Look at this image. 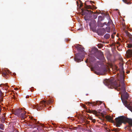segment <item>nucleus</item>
<instances>
[{
	"label": "nucleus",
	"instance_id": "4",
	"mask_svg": "<svg viewBox=\"0 0 132 132\" xmlns=\"http://www.w3.org/2000/svg\"><path fill=\"white\" fill-rule=\"evenodd\" d=\"M85 9H82L81 10L82 15H85L86 16L87 15H88V14H89V17L91 16L94 19H95L97 18V16L96 14H91L90 15V14L92 13H93V12L91 11H89L87 10L88 9H92L91 6L87 5L85 4Z\"/></svg>",
	"mask_w": 132,
	"mask_h": 132
},
{
	"label": "nucleus",
	"instance_id": "12",
	"mask_svg": "<svg viewBox=\"0 0 132 132\" xmlns=\"http://www.w3.org/2000/svg\"><path fill=\"white\" fill-rule=\"evenodd\" d=\"M86 104H88V105H92L93 106L94 105H97V101L96 102H87L86 103Z\"/></svg>",
	"mask_w": 132,
	"mask_h": 132
},
{
	"label": "nucleus",
	"instance_id": "22",
	"mask_svg": "<svg viewBox=\"0 0 132 132\" xmlns=\"http://www.w3.org/2000/svg\"><path fill=\"white\" fill-rule=\"evenodd\" d=\"M92 113L93 114L96 115L97 113V111L95 110H92Z\"/></svg>",
	"mask_w": 132,
	"mask_h": 132
},
{
	"label": "nucleus",
	"instance_id": "46",
	"mask_svg": "<svg viewBox=\"0 0 132 132\" xmlns=\"http://www.w3.org/2000/svg\"><path fill=\"white\" fill-rule=\"evenodd\" d=\"M86 62H87V61H86Z\"/></svg>",
	"mask_w": 132,
	"mask_h": 132
},
{
	"label": "nucleus",
	"instance_id": "21",
	"mask_svg": "<svg viewBox=\"0 0 132 132\" xmlns=\"http://www.w3.org/2000/svg\"><path fill=\"white\" fill-rule=\"evenodd\" d=\"M2 86H5L6 87L5 88V89H7L8 86H7V84H2L0 85L1 87H2Z\"/></svg>",
	"mask_w": 132,
	"mask_h": 132
},
{
	"label": "nucleus",
	"instance_id": "26",
	"mask_svg": "<svg viewBox=\"0 0 132 132\" xmlns=\"http://www.w3.org/2000/svg\"><path fill=\"white\" fill-rule=\"evenodd\" d=\"M99 25L101 27H103L104 25H105V24H104V23H101L99 24Z\"/></svg>",
	"mask_w": 132,
	"mask_h": 132
},
{
	"label": "nucleus",
	"instance_id": "24",
	"mask_svg": "<svg viewBox=\"0 0 132 132\" xmlns=\"http://www.w3.org/2000/svg\"><path fill=\"white\" fill-rule=\"evenodd\" d=\"M127 47L128 48H131L132 47V44H127Z\"/></svg>",
	"mask_w": 132,
	"mask_h": 132
},
{
	"label": "nucleus",
	"instance_id": "36",
	"mask_svg": "<svg viewBox=\"0 0 132 132\" xmlns=\"http://www.w3.org/2000/svg\"><path fill=\"white\" fill-rule=\"evenodd\" d=\"M89 119L90 120H92L93 119V118L92 117H90L89 118Z\"/></svg>",
	"mask_w": 132,
	"mask_h": 132
},
{
	"label": "nucleus",
	"instance_id": "33",
	"mask_svg": "<svg viewBox=\"0 0 132 132\" xmlns=\"http://www.w3.org/2000/svg\"><path fill=\"white\" fill-rule=\"evenodd\" d=\"M101 115L102 116V117H104V114L103 113H101Z\"/></svg>",
	"mask_w": 132,
	"mask_h": 132
},
{
	"label": "nucleus",
	"instance_id": "11",
	"mask_svg": "<svg viewBox=\"0 0 132 132\" xmlns=\"http://www.w3.org/2000/svg\"><path fill=\"white\" fill-rule=\"evenodd\" d=\"M105 118L108 121L113 123H114V121L113 119V118L111 116L107 115L105 116Z\"/></svg>",
	"mask_w": 132,
	"mask_h": 132
},
{
	"label": "nucleus",
	"instance_id": "45",
	"mask_svg": "<svg viewBox=\"0 0 132 132\" xmlns=\"http://www.w3.org/2000/svg\"><path fill=\"white\" fill-rule=\"evenodd\" d=\"M113 26H114V24H113Z\"/></svg>",
	"mask_w": 132,
	"mask_h": 132
},
{
	"label": "nucleus",
	"instance_id": "28",
	"mask_svg": "<svg viewBox=\"0 0 132 132\" xmlns=\"http://www.w3.org/2000/svg\"><path fill=\"white\" fill-rule=\"evenodd\" d=\"M97 105H100L102 103V102H101V101H97Z\"/></svg>",
	"mask_w": 132,
	"mask_h": 132
},
{
	"label": "nucleus",
	"instance_id": "38",
	"mask_svg": "<svg viewBox=\"0 0 132 132\" xmlns=\"http://www.w3.org/2000/svg\"><path fill=\"white\" fill-rule=\"evenodd\" d=\"M127 2V1L126 0L125 1V2L126 3Z\"/></svg>",
	"mask_w": 132,
	"mask_h": 132
},
{
	"label": "nucleus",
	"instance_id": "3",
	"mask_svg": "<svg viewBox=\"0 0 132 132\" xmlns=\"http://www.w3.org/2000/svg\"><path fill=\"white\" fill-rule=\"evenodd\" d=\"M75 47L78 51L79 52H81L82 54V55L79 54L76 56L74 58V60L75 61L79 62L82 61V60L83 59V56L84 55V48L80 45H77Z\"/></svg>",
	"mask_w": 132,
	"mask_h": 132
},
{
	"label": "nucleus",
	"instance_id": "20",
	"mask_svg": "<svg viewBox=\"0 0 132 132\" xmlns=\"http://www.w3.org/2000/svg\"><path fill=\"white\" fill-rule=\"evenodd\" d=\"M106 31L108 32H110V28L109 26L106 27Z\"/></svg>",
	"mask_w": 132,
	"mask_h": 132
},
{
	"label": "nucleus",
	"instance_id": "37",
	"mask_svg": "<svg viewBox=\"0 0 132 132\" xmlns=\"http://www.w3.org/2000/svg\"><path fill=\"white\" fill-rule=\"evenodd\" d=\"M89 123V121H88L87 122V124H88Z\"/></svg>",
	"mask_w": 132,
	"mask_h": 132
},
{
	"label": "nucleus",
	"instance_id": "27",
	"mask_svg": "<svg viewBox=\"0 0 132 132\" xmlns=\"http://www.w3.org/2000/svg\"><path fill=\"white\" fill-rule=\"evenodd\" d=\"M126 34V35H127L128 36V37L129 36V34H130L129 33V32L127 31H126L125 32Z\"/></svg>",
	"mask_w": 132,
	"mask_h": 132
},
{
	"label": "nucleus",
	"instance_id": "18",
	"mask_svg": "<svg viewBox=\"0 0 132 132\" xmlns=\"http://www.w3.org/2000/svg\"><path fill=\"white\" fill-rule=\"evenodd\" d=\"M104 38L106 39H108L110 37V35L108 34H106L104 36Z\"/></svg>",
	"mask_w": 132,
	"mask_h": 132
},
{
	"label": "nucleus",
	"instance_id": "32",
	"mask_svg": "<svg viewBox=\"0 0 132 132\" xmlns=\"http://www.w3.org/2000/svg\"><path fill=\"white\" fill-rule=\"evenodd\" d=\"M3 101V98L1 97V98H0V102H2V101Z\"/></svg>",
	"mask_w": 132,
	"mask_h": 132
},
{
	"label": "nucleus",
	"instance_id": "19",
	"mask_svg": "<svg viewBox=\"0 0 132 132\" xmlns=\"http://www.w3.org/2000/svg\"><path fill=\"white\" fill-rule=\"evenodd\" d=\"M103 20V17L101 16H100L98 17V20L99 21H101Z\"/></svg>",
	"mask_w": 132,
	"mask_h": 132
},
{
	"label": "nucleus",
	"instance_id": "9",
	"mask_svg": "<svg viewBox=\"0 0 132 132\" xmlns=\"http://www.w3.org/2000/svg\"><path fill=\"white\" fill-rule=\"evenodd\" d=\"M89 59L90 62L91 64H92V63H94L95 64H96H96H100V62H99L96 61V59L94 57L92 56L90 57L89 58Z\"/></svg>",
	"mask_w": 132,
	"mask_h": 132
},
{
	"label": "nucleus",
	"instance_id": "2",
	"mask_svg": "<svg viewBox=\"0 0 132 132\" xmlns=\"http://www.w3.org/2000/svg\"><path fill=\"white\" fill-rule=\"evenodd\" d=\"M116 125L117 127H120V125H121L122 123L125 124L126 122H128L129 124L128 126L130 127H132V119L126 118L125 116H121L118 118H116L115 119Z\"/></svg>",
	"mask_w": 132,
	"mask_h": 132
},
{
	"label": "nucleus",
	"instance_id": "35",
	"mask_svg": "<svg viewBox=\"0 0 132 132\" xmlns=\"http://www.w3.org/2000/svg\"><path fill=\"white\" fill-rule=\"evenodd\" d=\"M115 128H114L113 129H112V131H115Z\"/></svg>",
	"mask_w": 132,
	"mask_h": 132
},
{
	"label": "nucleus",
	"instance_id": "10",
	"mask_svg": "<svg viewBox=\"0 0 132 132\" xmlns=\"http://www.w3.org/2000/svg\"><path fill=\"white\" fill-rule=\"evenodd\" d=\"M96 22L94 20H93L89 24V26L90 29H91L93 31L95 30L96 28Z\"/></svg>",
	"mask_w": 132,
	"mask_h": 132
},
{
	"label": "nucleus",
	"instance_id": "14",
	"mask_svg": "<svg viewBox=\"0 0 132 132\" xmlns=\"http://www.w3.org/2000/svg\"><path fill=\"white\" fill-rule=\"evenodd\" d=\"M9 72L7 71H3L2 73V75L5 78H7Z\"/></svg>",
	"mask_w": 132,
	"mask_h": 132
},
{
	"label": "nucleus",
	"instance_id": "30",
	"mask_svg": "<svg viewBox=\"0 0 132 132\" xmlns=\"http://www.w3.org/2000/svg\"><path fill=\"white\" fill-rule=\"evenodd\" d=\"M92 110H90V109H89L88 110V112L89 113H92Z\"/></svg>",
	"mask_w": 132,
	"mask_h": 132
},
{
	"label": "nucleus",
	"instance_id": "16",
	"mask_svg": "<svg viewBox=\"0 0 132 132\" xmlns=\"http://www.w3.org/2000/svg\"><path fill=\"white\" fill-rule=\"evenodd\" d=\"M127 52L129 56H132V49L128 50L127 51Z\"/></svg>",
	"mask_w": 132,
	"mask_h": 132
},
{
	"label": "nucleus",
	"instance_id": "29",
	"mask_svg": "<svg viewBox=\"0 0 132 132\" xmlns=\"http://www.w3.org/2000/svg\"><path fill=\"white\" fill-rule=\"evenodd\" d=\"M119 131V129L118 128H116L115 129V132H118Z\"/></svg>",
	"mask_w": 132,
	"mask_h": 132
},
{
	"label": "nucleus",
	"instance_id": "5",
	"mask_svg": "<svg viewBox=\"0 0 132 132\" xmlns=\"http://www.w3.org/2000/svg\"><path fill=\"white\" fill-rule=\"evenodd\" d=\"M53 102V100L52 99L47 100L46 101L43 100L40 102L39 105H34L33 106V109H36L37 110L42 109V108L46 106L45 104L48 105L52 103Z\"/></svg>",
	"mask_w": 132,
	"mask_h": 132
},
{
	"label": "nucleus",
	"instance_id": "1",
	"mask_svg": "<svg viewBox=\"0 0 132 132\" xmlns=\"http://www.w3.org/2000/svg\"><path fill=\"white\" fill-rule=\"evenodd\" d=\"M123 64H121L120 65L119 71L122 76L119 79H118L119 82L114 81L111 79L107 80L104 82V84L108 87L109 88L111 89L113 88L117 89L118 91H120L122 94L124 96L126 99H127L129 95L127 92H126V85L124 82V71L123 66Z\"/></svg>",
	"mask_w": 132,
	"mask_h": 132
},
{
	"label": "nucleus",
	"instance_id": "15",
	"mask_svg": "<svg viewBox=\"0 0 132 132\" xmlns=\"http://www.w3.org/2000/svg\"><path fill=\"white\" fill-rule=\"evenodd\" d=\"M101 71L103 72H100V74L102 75H104L105 73L107 71V70L106 68H103L101 69Z\"/></svg>",
	"mask_w": 132,
	"mask_h": 132
},
{
	"label": "nucleus",
	"instance_id": "40",
	"mask_svg": "<svg viewBox=\"0 0 132 132\" xmlns=\"http://www.w3.org/2000/svg\"><path fill=\"white\" fill-rule=\"evenodd\" d=\"M0 132H4L3 131H1Z\"/></svg>",
	"mask_w": 132,
	"mask_h": 132
},
{
	"label": "nucleus",
	"instance_id": "13",
	"mask_svg": "<svg viewBox=\"0 0 132 132\" xmlns=\"http://www.w3.org/2000/svg\"><path fill=\"white\" fill-rule=\"evenodd\" d=\"M109 20L108 23H107L106 22L104 23V24H105V25L108 26H109L111 24L113 23L112 21L110 18H109Z\"/></svg>",
	"mask_w": 132,
	"mask_h": 132
},
{
	"label": "nucleus",
	"instance_id": "47",
	"mask_svg": "<svg viewBox=\"0 0 132 132\" xmlns=\"http://www.w3.org/2000/svg\"><path fill=\"white\" fill-rule=\"evenodd\" d=\"M111 36L112 37V35H111Z\"/></svg>",
	"mask_w": 132,
	"mask_h": 132
},
{
	"label": "nucleus",
	"instance_id": "17",
	"mask_svg": "<svg viewBox=\"0 0 132 132\" xmlns=\"http://www.w3.org/2000/svg\"><path fill=\"white\" fill-rule=\"evenodd\" d=\"M101 32L100 31H98V34L102 36L105 33V31L104 29H102L101 30Z\"/></svg>",
	"mask_w": 132,
	"mask_h": 132
},
{
	"label": "nucleus",
	"instance_id": "7",
	"mask_svg": "<svg viewBox=\"0 0 132 132\" xmlns=\"http://www.w3.org/2000/svg\"><path fill=\"white\" fill-rule=\"evenodd\" d=\"M14 114L24 119L26 117V111L22 109H17L14 111Z\"/></svg>",
	"mask_w": 132,
	"mask_h": 132
},
{
	"label": "nucleus",
	"instance_id": "39",
	"mask_svg": "<svg viewBox=\"0 0 132 132\" xmlns=\"http://www.w3.org/2000/svg\"><path fill=\"white\" fill-rule=\"evenodd\" d=\"M77 2V4H78V2Z\"/></svg>",
	"mask_w": 132,
	"mask_h": 132
},
{
	"label": "nucleus",
	"instance_id": "34",
	"mask_svg": "<svg viewBox=\"0 0 132 132\" xmlns=\"http://www.w3.org/2000/svg\"><path fill=\"white\" fill-rule=\"evenodd\" d=\"M95 119H94L92 120V121L94 123H95Z\"/></svg>",
	"mask_w": 132,
	"mask_h": 132
},
{
	"label": "nucleus",
	"instance_id": "31",
	"mask_svg": "<svg viewBox=\"0 0 132 132\" xmlns=\"http://www.w3.org/2000/svg\"><path fill=\"white\" fill-rule=\"evenodd\" d=\"M100 46V45H99V44L97 46L98 48H101V47H102V45L101 44L100 45V46Z\"/></svg>",
	"mask_w": 132,
	"mask_h": 132
},
{
	"label": "nucleus",
	"instance_id": "43",
	"mask_svg": "<svg viewBox=\"0 0 132 132\" xmlns=\"http://www.w3.org/2000/svg\"><path fill=\"white\" fill-rule=\"evenodd\" d=\"M26 98H28V97L27 96H26Z\"/></svg>",
	"mask_w": 132,
	"mask_h": 132
},
{
	"label": "nucleus",
	"instance_id": "42",
	"mask_svg": "<svg viewBox=\"0 0 132 132\" xmlns=\"http://www.w3.org/2000/svg\"><path fill=\"white\" fill-rule=\"evenodd\" d=\"M82 6V5H80V7H81V6Z\"/></svg>",
	"mask_w": 132,
	"mask_h": 132
},
{
	"label": "nucleus",
	"instance_id": "41",
	"mask_svg": "<svg viewBox=\"0 0 132 132\" xmlns=\"http://www.w3.org/2000/svg\"><path fill=\"white\" fill-rule=\"evenodd\" d=\"M69 129H72L71 128H69Z\"/></svg>",
	"mask_w": 132,
	"mask_h": 132
},
{
	"label": "nucleus",
	"instance_id": "8",
	"mask_svg": "<svg viewBox=\"0 0 132 132\" xmlns=\"http://www.w3.org/2000/svg\"><path fill=\"white\" fill-rule=\"evenodd\" d=\"M98 50L97 48H95L92 50V51H95V53L96 54H98L99 56H97L96 57L99 60H103L104 58L103 54L101 53H98L97 52Z\"/></svg>",
	"mask_w": 132,
	"mask_h": 132
},
{
	"label": "nucleus",
	"instance_id": "44",
	"mask_svg": "<svg viewBox=\"0 0 132 132\" xmlns=\"http://www.w3.org/2000/svg\"><path fill=\"white\" fill-rule=\"evenodd\" d=\"M17 89V88H16V89H15V90H16V89Z\"/></svg>",
	"mask_w": 132,
	"mask_h": 132
},
{
	"label": "nucleus",
	"instance_id": "25",
	"mask_svg": "<svg viewBox=\"0 0 132 132\" xmlns=\"http://www.w3.org/2000/svg\"><path fill=\"white\" fill-rule=\"evenodd\" d=\"M129 36H128L130 39L131 42H132V35L131 34H129Z\"/></svg>",
	"mask_w": 132,
	"mask_h": 132
},
{
	"label": "nucleus",
	"instance_id": "6",
	"mask_svg": "<svg viewBox=\"0 0 132 132\" xmlns=\"http://www.w3.org/2000/svg\"><path fill=\"white\" fill-rule=\"evenodd\" d=\"M32 128L37 127V129L38 131L40 130H42L44 126V125L42 124H39L38 121H37L35 119H32L29 124Z\"/></svg>",
	"mask_w": 132,
	"mask_h": 132
},
{
	"label": "nucleus",
	"instance_id": "23",
	"mask_svg": "<svg viewBox=\"0 0 132 132\" xmlns=\"http://www.w3.org/2000/svg\"><path fill=\"white\" fill-rule=\"evenodd\" d=\"M4 125L2 124H0V129L3 130H4Z\"/></svg>",
	"mask_w": 132,
	"mask_h": 132
}]
</instances>
